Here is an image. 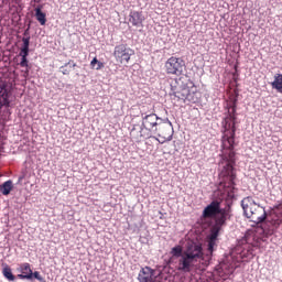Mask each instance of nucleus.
I'll return each instance as SVG.
<instances>
[{
	"mask_svg": "<svg viewBox=\"0 0 282 282\" xmlns=\"http://www.w3.org/2000/svg\"><path fill=\"white\" fill-rule=\"evenodd\" d=\"M182 98H185V100H188V102H199V93H187L186 95H183Z\"/></svg>",
	"mask_w": 282,
	"mask_h": 282,
	"instance_id": "nucleus-19",
	"label": "nucleus"
},
{
	"mask_svg": "<svg viewBox=\"0 0 282 282\" xmlns=\"http://www.w3.org/2000/svg\"><path fill=\"white\" fill-rule=\"evenodd\" d=\"M17 270L20 272V274H18V279H32V267L30 263H21Z\"/></svg>",
	"mask_w": 282,
	"mask_h": 282,
	"instance_id": "nucleus-13",
	"label": "nucleus"
},
{
	"mask_svg": "<svg viewBox=\"0 0 282 282\" xmlns=\"http://www.w3.org/2000/svg\"><path fill=\"white\" fill-rule=\"evenodd\" d=\"M216 241L217 240L209 239V241H208V252L213 253V250H215Z\"/></svg>",
	"mask_w": 282,
	"mask_h": 282,
	"instance_id": "nucleus-25",
	"label": "nucleus"
},
{
	"mask_svg": "<svg viewBox=\"0 0 282 282\" xmlns=\"http://www.w3.org/2000/svg\"><path fill=\"white\" fill-rule=\"evenodd\" d=\"M237 116L230 113L223 121L221 138V161L218 191L228 199L235 198V165L237 164V153L235 152V134L237 133Z\"/></svg>",
	"mask_w": 282,
	"mask_h": 282,
	"instance_id": "nucleus-1",
	"label": "nucleus"
},
{
	"mask_svg": "<svg viewBox=\"0 0 282 282\" xmlns=\"http://www.w3.org/2000/svg\"><path fill=\"white\" fill-rule=\"evenodd\" d=\"M218 215H220V217L216 220L215 226L221 228V226H225L226 221L230 219V207L223 208V210L219 212Z\"/></svg>",
	"mask_w": 282,
	"mask_h": 282,
	"instance_id": "nucleus-15",
	"label": "nucleus"
},
{
	"mask_svg": "<svg viewBox=\"0 0 282 282\" xmlns=\"http://www.w3.org/2000/svg\"><path fill=\"white\" fill-rule=\"evenodd\" d=\"M129 21L132 25L138 28V25H142L144 21V15L140 11H131L129 14Z\"/></svg>",
	"mask_w": 282,
	"mask_h": 282,
	"instance_id": "nucleus-14",
	"label": "nucleus"
},
{
	"mask_svg": "<svg viewBox=\"0 0 282 282\" xmlns=\"http://www.w3.org/2000/svg\"><path fill=\"white\" fill-rule=\"evenodd\" d=\"M3 269H2V274L4 276V279H7V281H17V276H14V274L12 273V269L10 268V265H8L7 263L2 264Z\"/></svg>",
	"mask_w": 282,
	"mask_h": 282,
	"instance_id": "nucleus-16",
	"label": "nucleus"
},
{
	"mask_svg": "<svg viewBox=\"0 0 282 282\" xmlns=\"http://www.w3.org/2000/svg\"><path fill=\"white\" fill-rule=\"evenodd\" d=\"M139 282H156L158 276L155 275V270L151 269V267H144L140 270L138 275Z\"/></svg>",
	"mask_w": 282,
	"mask_h": 282,
	"instance_id": "nucleus-11",
	"label": "nucleus"
},
{
	"mask_svg": "<svg viewBox=\"0 0 282 282\" xmlns=\"http://www.w3.org/2000/svg\"><path fill=\"white\" fill-rule=\"evenodd\" d=\"M73 67H76V64H73Z\"/></svg>",
	"mask_w": 282,
	"mask_h": 282,
	"instance_id": "nucleus-29",
	"label": "nucleus"
},
{
	"mask_svg": "<svg viewBox=\"0 0 282 282\" xmlns=\"http://www.w3.org/2000/svg\"><path fill=\"white\" fill-rule=\"evenodd\" d=\"M251 254V259L254 258V252H252V249L248 251Z\"/></svg>",
	"mask_w": 282,
	"mask_h": 282,
	"instance_id": "nucleus-26",
	"label": "nucleus"
},
{
	"mask_svg": "<svg viewBox=\"0 0 282 282\" xmlns=\"http://www.w3.org/2000/svg\"><path fill=\"white\" fill-rule=\"evenodd\" d=\"M12 95V87L8 82H0V111L3 107H10V96Z\"/></svg>",
	"mask_w": 282,
	"mask_h": 282,
	"instance_id": "nucleus-8",
	"label": "nucleus"
},
{
	"mask_svg": "<svg viewBox=\"0 0 282 282\" xmlns=\"http://www.w3.org/2000/svg\"><path fill=\"white\" fill-rule=\"evenodd\" d=\"M135 142H140V139H135Z\"/></svg>",
	"mask_w": 282,
	"mask_h": 282,
	"instance_id": "nucleus-28",
	"label": "nucleus"
},
{
	"mask_svg": "<svg viewBox=\"0 0 282 282\" xmlns=\"http://www.w3.org/2000/svg\"><path fill=\"white\" fill-rule=\"evenodd\" d=\"M242 210L248 219L253 221V224H263L264 219H268V214L265 208L261 205L256 204L252 197L248 196L241 200Z\"/></svg>",
	"mask_w": 282,
	"mask_h": 282,
	"instance_id": "nucleus-3",
	"label": "nucleus"
},
{
	"mask_svg": "<svg viewBox=\"0 0 282 282\" xmlns=\"http://www.w3.org/2000/svg\"><path fill=\"white\" fill-rule=\"evenodd\" d=\"M281 224L282 219L279 218V216H272L271 218L269 217L265 221V226L268 227H263V232L267 235H274V231L276 228H279V226H281Z\"/></svg>",
	"mask_w": 282,
	"mask_h": 282,
	"instance_id": "nucleus-12",
	"label": "nucleus"
},
{
	"mask_svg": "<svg viewBox=\"0 0 282 282\" xmlns=\"http://www.w3.org/2000/svg\"><path fill=\"white\" fill-rule=\"evenodd\" d=\"M12 181H6L1 186H0V191L2 193V195H8L9 193H12Z\"/></svg>",
	"mask_w": 282,
	"mask_h": 282,
	"instance_id": "nucleus-20",
	"label": "nucleus"
},
{
	"mask_svg": "<svg viewBox=\"0 0 282 282\" xmlns=\"http://www.w3.org/2000/svg\"><path fill=\"white\" fill-rule=\"evenodd\" d=\"M90 67L91 69H102V67H105V64L100 61H98L97 57H94L93 61L90 62Z\"/></svg>",
	"mask_w": 282,
	"mask_h": 282,
	"instance_id": "nucleus-21",
	"label": "nucleus"
},
{
	"mask_svg": "<svg viewBox=\"0 0 282 282\" xmlns=\"http://www.w3.org/2000/svg\"><path fill=\"white\" fill-rule=\"evenodd\" d=\"M35 18L41 25H45V23H47L46 14L43 13V11L41 10V7L35 8Z\"/></svg>",
	"mask_w": 282,
	"mask_h": 282,
	"instance_id": "nucleus-18",
	"label": "nucleus"
},
{
	"mask_svg": "<svg viewBox=\"0 0 282 282\" xmlns=\"http://www.w3.org/2000/svg\"><path fill=\"white\" fill-rule=\"evenodd\" d=\"M158 133V142L164 144V142H171L173 140V124L169 120L159 121L158 127L154 130Z\"/></svg>",
	"mask_w": 282,
	"mask_h": 282,
	"instance_id": "nucleus-4",
	"label": "nucleus"
},
{
	"mask_svg": "<svg viewBox=\"0 0 282 282\" xmlns=\"http://www.w3.org/2000/svg\"><path fill=\"white\" fill-rule=\"evenodd\" d=\"M32 279H36L40 282H45V278L39 271L32 272Z\"/></svg>",
	"mask_w": 282,
	"mask_h": 282,
	"instance_id": "nucleus-24",
	"label": "nucleus"
},
{
	"mask_svg": "<svg viewBox=\"0 0 282 282\" xmlns=\"http://www.w3.org/2000/svg\"><path fill=\"white\" fill-rule=\"evenodd\" d=\"M144 138H151V134H147Z\"/></svg>",
	"mask_w": 282,
	"mask_h": 282,
	"instance_id": "nucleus-27",
	"label": "nucleus"
},
{
	"mask_svg": "<svg viewBox=\"0 0 282 282\" xmlns=\"http://www.w3.org/2000/svg\"><path fill=\"white\" fill-rule=\"evenodd\" d=\"M224 208H221V203L219 200H213L209 205L205 207L203 210L204 219H213L221 213Z\"/></svg>",
	"mask_w": 282,
	"mask_h": 282,
	"instance_id": "nucleus-9",
	"label": "nucleus"
},
{
	"mask_svg": "<svg viewBox=\"0 0 282 282\" xmlns=\"http://www.w3.org/2000/svg\"><path fill=\"white\" fill-rule=\"evenodd\" d=\"M162 122V119L158 117L155 113H150L142 119V127H144L148 131H155L156 127Z\"/></svg>",
	"mask_w": 282,
	"mask_h": 282,
	"instance_id": "nucleus-10",
	"label": "nucleus"
},
{
	"mask_svg": "<svg viewBox=\"0 0 282 282\" xmlns=\"http://www.w3.org/2000/svg\"><path fill=\"white\" fill-rule=\"evenodd\" d=\"M165 73L170 76H182L184 74V68L186 67V62L182 57L172 56L165 62Z\"/></svg>",
	"mask_w": 282,
	"mask_h": 282,
	"instance_id": "nucleus-5",
	"label": "nucleus"
},
{
	"mask_svg": "<svg viewBox=\"0 0 282 282\" xmlns=\"http://www.w3.org/2000/svg\"><path fill=\"white\" fill-rule=\"evenodd\" d=\"M273 89H276L279 94H282V74H275L274 80L271 84Z\"/></svg>",
	"mask_w": 282,
	"mask_h": 282,
	"instance_id": "nucleus-17",
	"label": "nucleus"
},
{
	"mask_svg": "<svg viewBox=\"0 0 282 282\" xmlns=\"http://www.w3.org/2000/svg\"><path fill=\"white\" fill-rule=\"evenodd\" d=\"M219 230H221V227L214 226L210 230L209 239L217 241V237H219Z\"/></svg>",
	"mask_w": 282,
	"mask_h": 282,
	"instance_id": "nucleus-22",
	"label": "nucleus"
},
{
	"mask_svg": "<svg viewBox=\"0 0 282 282\" xmlns=\"http://www.w3.org/2000/svg\"><path fill=\"white\" fill-rule=\"evenodd\" d=\"M171 254L172 257L178 258L176 262V270L184 274H188V272H193L195 263H197L199 259H204V249L202 248V245L192 242L187 245L185 250L182 246L173 247Z\"/></svg>",
	"mask_w": 282,
	"mask_h": 282,
	"instance_id": "nucleus-2",
	"label": "nucleus"
},
{
	"mask_svg": "<svg viewBox=\"0 0 282 282\" xmlns=\"http://www.w3.org/2000/svg\"><path fill=\"white\" fill-rule=\"evenodd\" d=\"M69 63H72V61H69L68 63H66L64 66L61 67V72L64 76H69V73L72 72V68H67V65H69Z\"/></svg>",
	"mask_w": 282,
	"mask_h": 282,
	"instance_id": "nucleus-23",
	"label": "nucleus"
},
{
	"mask_svg": "<svg viewBox=\"0 0 282 282\" xmlns=\"http://www.w3.org/2000/svg\"><path fill=\"white\" fill-rule=\"evenodd\" d=\"M134 54H135V51L127 46V44H119L115 46V50H113V56H115L116 63H119L120 65H127L129 61H131V56H133Z\"/></svg>",
	"mask_w": 282,
	"mask_h": 282,
	"instance_id": "nucleus-6",
	"label": "nucleus"
},
{
	"mask_svg": "<svg viewBox=\"0 0 282 282\" xmlns=\"http://www.w3.org/2000/svg\"><path fill=\"white\" fill-rule=\"evenodd\" d=\"M23 45L20 51L21 62L19 63L20 67H25L22 70L23 78H28L30 76V62L28 61V56L30 55V37L22 39Z\"/></svg>",
	"mask_w": 282,
	"mask_h": 282,
	"instance_id": "nucleus-7",
	"label": "nucleus"
}]
</instances>
